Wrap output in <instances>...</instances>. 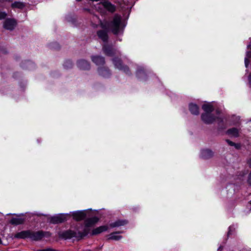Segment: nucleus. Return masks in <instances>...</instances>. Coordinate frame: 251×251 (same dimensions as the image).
<instances>
[{"label":"nucleus","mask_w":251,"mask_h":251,"mask_svg":"<svg viewBox=\"0 0 251 251\" xmlns=\"http://www.w3.org/2000/svg\"><path fill=\"white\" fill-rule=\"evenodd\" d=\"M92 61L97 65H103L104 63V58L101 56H94L92 57Z\"/></svg>","instance_id":"nucleus-14"},{"label":"nucleus","mask_w":251,"mask_h":251,"mask_svg":"<svg viewBox=\"0 0 251 251\" xmlns=\"http://www.w3.org/2000/svg\"><path fill=\"white\" fill-rule=\"evenodd\" d=\"M88 232L86 228L76 230H68L63 232L61 236L65 239L75 238L78 240L85 236Z\"/></svg>","instance_id":"nucleus-1"},{"label":"nucleus","mask_w":251,"mask_h":251,"mask_svg":"<svg viewBox=\"0 0 251 251\" xmlns=\"http://www.w3.org/2000/svg\"><path fill=\"white\" fill-rule=\"evenodd\" d=\"M202 108L206 113L212 112L214 109L212 105L209 103L203 104L202 106Z\"/></svg>","instance_id":"nucleus-20"},{"label":"nucleus","mask_w":251,"mask_h":251,"mask_svg":"<svg viewBox=\"0 0 251 251\" xmlns=\"http://www.w3.org/2000/svg\"><path fill=\"white\" fill-rule=\"evenodd\" d=\"M2 244V240L1 239V238H0V244Z\"/></svg>","instance_id":"nucleus-33"},{"label":"nucleus","mask_w":251,"mask_h":251,"mask_svg":"<svg viewBox=\"0 0 251 251\" xmlns=\"http://www.w3.org/2000/svg\"><path fill=\"white\" fill-rule=\"evenodd\" d=\"M30 231H23L19 232L15 235L14 237L16 238L24 239L25 238H30Z\"/></svg>","instance_id":"nucleus-10"},{"label":"nucleus","mask_w":251,"mask_h":251,"mask_svg":"<svg viewBox=\"0 0 251 251\" xmlns=\"http://www.w3.org/2000/svg\"><path fill=\"white\" fill-rule=\"evenodd\" d=\"M227 133L233 137H237L239 135V131L236 128H231L227 130Z\"/></svg>","instance_id":"nucleus-22"},{"label":"nucleus","mask_w":251,"mask_h":251,"mask_svg":"<svg viewBox=\"0 0 251 251\" xmlns=\"http://www.w3.org/2000/svg\"><path fill=\"white\" fill-rule=\"evenodd\" d=\"M6 16V14L5 12H0V20L4 19Z\"/></svg>","instance_id":"nucleus-27"},{"label":"nucleus","mask_w":251,"mask_h":251,"mask_svg":"<svg viewBox=\"0 0 251 251\" xmlns=\"http://www.w3.org/2000/svg\"><path fill=\"white\" fill-rule=\"evenodd\" d=\"M37 251H45L44 250H38Z\"/></svg>","instance_id":"nucleus-34"},{"label":"nucleus","mask_w":251,"mask_h":251,"mask_svg":"<svg viewBox=\"0 0 251 251\" xmlns=\"http://www.w3.org/2000/svg\"><path fill=\"white\" fill-rule=\"evenodd\" d=\"M226 142H227V143L231 146H235L236 148L237 149H239L240 148V145H238V144H235V143H234L233 142H232V141H230L228 140H226Z\"/></svg>","instance_id":"nucleus-25"},{"label":"nucleus","mask_w":251,"mask_h":251,"mask_svg":"<svg viewBox=\"0 0 251 251\" xmlns=\"http://www.w3.org/2000/svg\"><path fill=\"white\" fill-rule=\"evenodd\" d=\"M107 227L106 226H101L94 229L92 231L93 235H96L100 233L103 231L107 230Z\"/></svg>","instance_id":"nucleus-18"},{"label":"nucleus","mask_w":251,"mask_h":251,"mask_svg":"<svg viewBox=\"0 0 251 251\" xmlns=\"http://www.w3.org/2000/svg\"><path fill=\"white\" fill-rule=\"evenodd\" d=\"M247 56L248 58H251V52L249 51L247 52Z\"/></svg>","instance_id":"nucleus-30"},{"label":"nucleus","mask_w":251,"mask_h":251,"mask_svg":"<svg viewBox=\"0 0 251 251\" xmlns=\"http://www.w3.org/2000/svg\"><path fill=\"white\" fill-rule=\"evenodd\" d=\"M98 71H99V74L103 77L108 76L110 75L109 71L107 69H105V68L99 69Z\"/></svg>","instance_id":"nucleus-21"},{"label":"nucleus","mask_w":251,"mask_h":251,"mask_svg":"<svg viewBox=\"0 0 251 251\" xmlns=\"http://www.w3.org/2000/svg\"><path fill=\"white\" fill-rule=\"evenodd\" d=\"M45 251H55V250H52L50 248H48L46 249H44Z\"/></svg>","instance_id":"nucleus-31"},{"label":"nucleus","mask_w":251,"mask_h":251,"mask_svg":"<svg viewBox=\"0 0 251 251\" xmlns=\"http://www.w3.org/2000/svg\"><path fill=\"white\" fill-rule=\"evenodd\" d=\"M202 120L206 124H211L216 120L213 115L209 113H205L201 115Z\"/></svg>","instance_id":"nucleus-7"},{"label":"nucleus","mask_w":251,"mask_h":251,"mask_svg":"<svg viewBox=\"0 0 251 251\" xmlns=\"http://www.w3.org/2000/svg\"><path fill=\"white\" fill-rule=\"evenodd\" d=\"M113 62L116 68L120 70H123L126 73H128L129 72V68L126 66H123L120 59L115 58L113 59Z\"/></svg>","instance_id":"nucleus-6"},{"label":"nucleus","mask_w":251,"mask_h":251,"mask_svg":"<svg viewBox=\"0 0 251 251\" xmlns=\"http://www.w3.org/2000/svg\"><path fill=\"white\" fill-rule=\"evenodd\" d=\"M99 219L97 217H94L87 220L85 222L86 226L88 227L95 224L98 221Z\"/></svg>","instance_id":"nucleus-19"},{"label":"nucleus","mask_w":251,"mask_h":251,"mask_svg":"<svg viewBox=\"0 0 251 251\" xmlns=\"http://www.w3.org/2000/svg\"><path fill=\"white\" fill-rule=\"evenodd\" d=\"M249 63V61L248 60V59L247 58H246L245 59V66L246 68L248 67Z\"/></svg>","instance_id":"nucleus-29"},{"label":"nucleus","mask_w":251,"mask_h":251,"mask_svg":"<svg viewBox=\"0 0 251 251\" xmlns=\"http://www.w3.org/2000/svg\"><path fill=\"white\" fill-rule=\"evenodd\" d=\"M122 238V236L115 235V233H112L110 235L109 239L115 240H119Z\"/></svg>","instance_id":"nucleus-24"},{"label":"nucleus","mask_w":251,"mask_h":251,"mask_svg":"<svg viewBox=\"0 0 251 251\" xmlns=\"http://www.w3.org/2000/svg\"><path fill=\"white\" fill-rule=\"evenodd\" d=\"M98 5H102L105 9L111 13L114 12L116 10L115 6L107 0L101 1Z\"/></svg>","instance_id":"nucleus-5"},{"label":"nucleus","mask_w":251,"mask_h":251,"mask_svg":"<svg viewBox=\"0 0 251 251\" xmlns=\"http://www.w3.org/2000/svg\"><path fill=\"white\" fill-rule=\"evenodd\" d=\"M78 66L81 70H87L90 68V65L88 62L83 60H80L78 62Z\"/></svg>","instance_id":"nucleus-15"},{"label":"nucleus","mask_w":251,"mask_h":251,"mask_svg":"<svg viewBox=\"0 0 251 251\" xmlns=\"http://www.w3.org/2000/svg\"><path fill=\"white\" fill-rule=\"evenodd\" d=\"M72 216L75 220L80 221L85 218L86 214L84 211H79L73 212Z\"/></svg>","instance_id":"nucleus-8"},{"label":"nucleus","mask_w":251,"mask_h":251,"mask_svg":"<svg viewBox=\"0 0 251 251\" xmlns=\"http://www.w3.org/2000/svg\"><path fill=\"white\" fill-rule=\"evenodd\" d=\"M77 1H80L81 0H76Z\"/></svg>","instance_id":"nucleus-36"},{"label":"nucleus","mask_w":251,"mask_h":251,"mask_svg":"<svg viewBox=\"0 0 251 251\" xmlns=\"http://www.w3.org/2000/svg\"><path fill=\"white\" fill-rule=\"evenodd\" d=\"M249 47L251 49V45L249 46Z\"/></svg>","instance_id":"nucleus-35"},{"label":"nucleus","mask_w":251,"mask_h":251,"mask_svg":"<svg viewBox=\"0 0 251 251\" xmlns=\"http://www.w3.org/2000/svg\"><path fill=\"white\" fill-rule=\"evenodd\" d=\"M201 157L204 159L209 158L211 157L213 155L212 151L208 149L202 150L201 151Z\"/></svg>","instance_id":"nucleus-13"},{"label":"nucleus","mask_w":251,"mask_h":251,"mask_svg":"<svg viewBox=\"0 0 251 251\" xmlns=\"http://www.w3.org/2000/svg\"><path fill=\"white\" fill-rule=\"evenodd\" d=\"M16 25L15 22L13 20H6L3 25L4 28L12 30Z\"/></svg>","instance_id":"nucleus-9"},{"label":"nucleus","mask_w":251,"mask_h":251,"mask_svg":"<svg viewBox=\"0 0 251 251\" xmlns=\"http://www.w3.org/2000/svg\"><path fill=\"white\" fill-rule=\"evenodd\" d=\"M49 236H50L49 232H44L42 231H30V238L35 241L41 240L44 237Z\"/></svg>","instance_id":"nucleus-3"},{"label":"nucleus","mask_w":251,"mask_h":251,"mask_svg":"<svg viewBox=\"0 0 251 251\" xmlns=\"http://www.w3.org/2000/svg\"><path fill=\"white\" fill-rule=\"evenodd\" d=\"M25 221V219L22 217H17L13 218L10 223L14 225H18L23 224Z\"/></svg>","instance_id":"nucleus-11"},{"label":"nucleus","mask_w":251,"mask_h":251,"mask_svg":"<svg viewBox=\"0 0 251 251\" xmlns=\"http://www.w3.org/2000/svg\"><path fill=\"white\" fill-rule=\"evenodd\" d=\"M189 109L192 114L198 115L199 114V107L195 104L191 103L189 105Z\"/></svg>","instance_id":"nucleus-16"},{"label":"nucleus","mask_w":251,"mask_h":251,"mask_svg":"<svg viewBox=\"0 0 251 251\" xmlns=\"http://www.w3.org/2000/svg\"><path fill=\"white\" fill-rule=\"evenodd\" d=\"M103 50L106 54L108 55H110L111 54V51L110 50H107L106 47H103Z\"/></svg>","instance_id":"nucleus-26"},{"label":"nucleus","mask_w":251,"mask_h":251,"mask_svg":"<svg viewBox=\"0 0 251 251\" xmlns=\"http://www.w3.org/2000/svg\"><path fill=\"white\" fill-rule=\"evenodd\" d=\"M127 223L126 220H117V221L110 224V226L112 227H118L124 226Z\"/></svg>","instance_id":"nucleus-17"},{"label":"nucleus","mask_w":251,"mask_h":251,"mask_svg":"<svg viewBox=\"0 0 251 251\" xmlns=\"http://www.w3.org/2000/svg\"><path fill=\"white\" fill-rule=\"evenodd\" d=\"M67 216L65 214H60L51 218L50 222L52 224H59L66 221Z\"/></svg>","instance_id":"nucleus-4"},{"label":"nucleus","mask_w":251,"mask_h":251,"mask_svg":"<svg viewBox=\"0 0 251 251\" xmlns=\"http://www.w3.org/2000/svg\"><path fill=\"white\" fill-rule=\"evenodd\" d=\"M121 17L118 15H115L112 21L108 25V26L114 34H118L121 30Z\"/></svg>","instance_id":"nucleus-2"},{"label":"nucleus","mask_w":251,"mask_h":251,"mask_svg":"<svg viewBox=\"0 0 251 251\" xmlns=\"http://www.w3.org/2000/svg\"><path fill=\"white\" fill-rule=\"evenodd\" d=\"M248 163L249 166L251 167V158L249 160Z\"/></svg>","instance_id":"nucleus-32"},{"label":"nucleus","mask_w":251,"mask_h":251,"mask_svg":"<svg viewBox=\"0 0 251 251\" xmlns=\"http://www.w3.org/2000/svg\"><path fill=\"white\" fill-rule=\"evenodd\" d=\"M13 8L22 9L25 7V4L22 2L16 1L12 4Z\"/></svg>","instance_id":"nucleus-23"},{"label":"nucleus","mask_w":251,"mask_h":251,"mask_svg":"<svg viewBox=\"0 0 251 251\" xmlns=\"http://www.w3.org/2000/svg\"><path fill=\"white\" fill-rule=\"evenodd\" d=\"M98 37L103 42H106L108 40L107 31L105 30H100L97 32Z\"/></svg>","instance_id":"nucleus-12"},{"label":"nucleus","mask_w":251,"mask_h":251,"mask_svg":"<svg viewBox=\"0 0 251 251\" xmlns=\"http://www.w3.org/2000/svg\"><path fill=\"white\" fill-rule=\"evenodd\" d=\"M248 181V183H249L250 185L251 186V171L249 174Z\"/></svg>","instance_id":"nucleus-28"}]
</instances>
